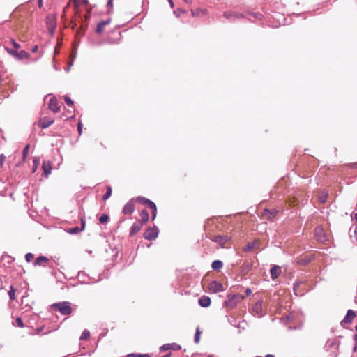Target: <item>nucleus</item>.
<instances>
[{
	"mask_svg": "<svg viewBox=\"0 0 357 357\" xmlns=\"http://www.w3.org/2000/svg\"><path fill=\"white\" fill-rule=\"evenodd\" d=\"M206 237L218 243L220 248H227L226 243L229 241V238L227 236L212 235L210 231H207L206 228Z\"/></svg>",
	"mask_w": 357,
	"mask_h": 357,
	"instance_id": "nucleus-1",
	"label": "nucleus"
},
{
	"mask_svg": "<svg viewBox=\"0 0 357 357\" xmlns=\"http://www.w3.org/2000/svg\"><path fill=\"white\" fill-rule=\"evenodd\" d=\"M245 298V296L241 294L228 295L227 299L224 302V305L229 308H234L238 303L241 302Z\"/></svg>",
	"mask_w": 357,
	"mask_h": 357,
	"instance_id": "nucleus-2",
	"label": "nucleus"
},
{
	"mask_svg": "<svg viewBox=\"0 0 357 357\" xmlns=\"http://www.w3.org/2000/svg\"><path fill=\"white\" fill-rule=\"evenodd\" d=\"M53 309L56 310L63 315H69L72 313V307L68 302H62L53 304L51 306Z\"/></svg>",
	"mask_w": 357,
	"mask_h": 357,
	"instance_id": "nucleus-3",
	"label": "nucleus"
},
{
	"mask_svg": "<svg viewBox=\"0 0 357 357\" xmlns=\"http://www.w3.org/2000/svg\"><path fill=\"white\" fill-rule=\"evenodd\" d=\"M266 307L262 300L256 302L252 307V314L258 317H263L266 314Z\"/></svg>",
	"mask_w": 357,
	"mask_h": 357,
	"instance_id": "nucleus-4",
	"label": "nucleus"
},
{
	"mask_svg": "<svg viewBox=\"0 0 357 357\" xmlns=\"http://www.w3.org/2000/svg\"><path fill=\"white\" fill-rule=\"evenodd\" d=\"M158 229L156 227H149L144 233V238L147 240H153L158 237Z\"/></svg>",
	"mask_w": 357,
	"mask_h": 357,
	"instance_id": "nucleus-5",
	"label": "nucleus"
},
{
	"mask_svg": "<svg viewBox=\"0 0 357 357\" xmlns=\"http://www.w3.org/2000/svg\"><path fill=\"white\" fill-rule=\"evenodd\" d=\"M208 289L211 292L218 293L224 291L223 286L217 281H212L208 285Z\"/></svg>",
	"mask_w": 357,
	"mask_h": 357,
	"instance_id": "nucleus-6",
	"label": "nucleus"
},
{
	"mask_svg": "<svg viewBox=\"0 0 357 357\" xmlns=\"http://www.w3.org/2000/svg\"><path fill=\"white\" fill-rule=\"evenodd\" d=\"M135 208V205L134 202V199H132L125 204L122 213L124 215H131L133 213Z\"/></svg>",
	"mask_w": 357,
	"mask_h": 357,
	"instance_id": "nucleus-7",
	"label": "nucleus"
},
{
	"mask_svg": "<svg viewBox=\"0 0 357 357\" xmlns=\"http://www.w3.org/2000/svg\"><path fill=\"white\" fill-rule=\"evenodd\" d=\"M278 211L275 210H268L265 209L261 213V218L265 220H271L273 218L276 216Z\"/></svg>",
	"mask_w": 357,
	"mask_h": 357,
	"instance_id": "nucleus-8",
	"label": "nucleus"
},
{
	"mask_svg": "<svg viewBox=\"0 0 357 357\" xmlns=\"http://www.w3.org/2000/svg\"><path fill=\"white\" fill-rule=\"evenodd\" d=\"M110 22H111L110 19H108L106 20H102V21L100 22L98 24L97 27L96 29V33L98 35L102 34L105 31V26L109 25L110 24Z\"/></svg>",
	"mask_w": 357,
	"mask_h": 357,
	"instance_id": "nucleus-9",
	"label": "nucleus"
},
{
	"mask_svg": "<svg viewBox=\"0 0 357 357\" xmlns=\"http://www.w3.org/2000/svg\"><path fill=\"white\" fill-rule=\"evenodd\" d=\"M314 235L318 241L324 242L326 240L324 230L321 227H317L315 229Z\"/></svg>",
	"mask_w": 357,
	"mask_h": 357,
	"instance_id": "nucleus-10",
	"label": "nucleus"
},
{
	"mask_svg": "<svg viewBox=\"0 0 357 357\" xmlns=\"http://www.w3.org/2000/svg\"><path fill=\"white\" fill-rule=\"evenodd\" d=\"M144 226V224H142L141 222L136 221L131 227L130 231V236H135L137 233H138Z\"/></svg>",
	"mask_w": 357,
	"mask_h": 357,
	"instance_id": "nucleus-11",
	"label": "nucleus"
},
{
	"mask_svg": "<svg viewBox=\"0 0 357 357\" xmlns=\"http://www.w3.org/2000/svg\"><path fill=\"white\" fill-rule=\"evenodd\" d=\"M48 108L54 113H56L60 110V106L59 105V102L55 98H52L50 100Z\"/></svg>",
	"mask_w": 357,
	"mask_h": 357,
	"instance_id": "nucleus-12",
	"label": "nucleus"
},
{
	"mask_svg": "<svg viewBox=\"0 0 357 357\" xmlns=\"http://www.w3.org/2000/svg\"><path fill=\"white\" fill-rule=\"evenodd\" d=\"M113 36H110L107 38V42L109 44H118L119 43L121 36L120 32H113Z\"/></svg>",
	"mask_w": 357,
	"mask_h": 357,
	"instance_id": "nucleus-13",
	"label": "nucleus"
},
{
	"mask_svg": "<svg viewBox=\"0 0 357 357\" xmlns=\"http://www.w3.org/2000/svg\"><path fill=\"white\" fill-rule=\"evenodd\" d=\"M181 349V345L176 344V343H169V344H165L160 347V349L161 351H167V350H174V351H178Z\"/></svg>",
	"mask_w": 357,
	"mask_h": 357,
	"instance_id": "nucleus-14",
	"label": "nucleus"
},
{
	"mask_svg": "<svg viewBox=\"0 0 357 357\" xmlns=\"http://www.w3.org/2000/svg\"><path fill=\"white\" fill-rule=\"evenodd\" d=\"M356 317V313L352 310L347 311V315L344 317L342 322L350 324L351 323L354 318Z\"/></svg>",
	"mask_w": 357,
	"mask_h": 357,
	"instance_id": "nucleus-15",
	"label": "nucleus"
},
{
	"mask_svg": "<svg viewBox=\"0 0 357 357\" xmlns=\"http://www.w3.org/2000/svg\"><path fill=\"white\" fill-rule=\"evenodd\" d=\"M211 301L208 296H203L199 299V304L204 307H207L211 305Z\"/></svg>",
	"mask_w": 357,
	"mask_h": 357,
	"instance_id": "nucleus-16",
	"label": "nucleus"
},
{
	"mask_svg": "<svg viewBox=\"0 0 357 357\" xmlns=\"http://www.w3.org/2000/svg\"><path fill=\"white\" fill-rule=\"evenodd\" d=\"M281 273V270H280V267L278 266H274L273 267L271 268V278L272 279H276L278 278V276L280 275Z\"/></svg>",
	"mask_w": 357,
	"mask_h": 357,
	"instance_id": "nucleus-17",
	"label": "nucleus"
},
{
	"mask_svg": "<svg viewBox=\"0 0 357 357\" xmlns=\"http://www.w3.org/2000/svg\"><path fill=\"white\" fill-rule=\"evenodd\" d=\"M141 220H139L142 224L145 225L147 223L149 219V215L146 210H142L140 212Z\"/></svg>",
	"mask_w": 357,
	"mask_h": 357,
	"instance_id": "nucleus-18",
	"label": "nucleus"
},
{
	"mask_svg": "<svg viewBox=\"0 0 357 357\" xmlns=\"http://www.w3.org/2000/svg\"><path fill=\"white\" fill-rule=\"evenodd\" d=\"M259 242L258 241H255L254 242L249 243H248L246 247L244 248V250L245 251H251L255 249H257L259 247Z\"/></svg>",
	"mask_w": 357,
	"mask_h": 357,
	"instance_id": "nucleus-19",
	"label": "nucleus"
},
{
	"mask_svg": "<svg viewBox=\"0 0 357 357\" xmlns=\"http://www.w3.org/2000/svg\"><path fill=\"white\" fill-rule=\"evenodd\" d=\"M224 17L227 19H231L232 17L241 18L243 17V15L238 13H232V12H225L223 14Z\"/></svg>",
	"mask_w": 357,
	"mask_h": 357,
	"instance_id": "nucleus-20",
	"label": "nucleus"
},
{
	"mask_svg": "<svg viewBox=\"0 0 357 357\" xmlns=\"http://www.w3.org/2000/svg\"><path fill=\"white\" fill-rule=\"evenodd\" d=\"M139 202V203L142 204L143 205H145L148 207L149 204L152 201H151L145 197H137V198L134 199V202Z\"/></svg>",
	"mask_w": 357,
	"mask_h": 357,
	"instance_id": "nucleus-21",
	"label": "nucleus"
},
{
	"mask_svg": "<svg viewBox=\"0 0 357 357\" xmlns=\"http://www.w3.org/2000/svg\"><path fill=\"white\" fill-rule=\"evenodd\" d=\"M148 208L151 209V211H152V220H154L155 217H156V215H157V207H156V205L155 204V203L151 202L149 204Z\"/></svg>",
	"mask_w": 357,
	"mask_h": 357,
	"instance_id": "nucleus-22",
	"label": "nucleus"
},
{
	"mask_svg": "<svg viewBox=\"0 0 357 357\" xmlns=\"http://www.w3.org/2000/svg\"><path fill=\"white\" fill-rule=\"evenodd\" d=\"M222 262L220 260H215L212 263L211 267L215 271H219L222 267Z\"/></svg>",
	"mask_w": 357,
	"mask_h": 357,
	"instance_id": "nucleus-23",
	"label": "nucleus"
},
{
	"mask_svg": "<svg viewBox=\"0 0 357 357\" xmlns=\"http://www.w3.org/2000/svg\"><path fill=\"white\" fill-rule=\"evenodd\" d=\"M15 292H16V289L14 288V287L10 286V290L8 291V296L11 301H14L16 298Z\"/></svg>",
	"mask_w": 357,
	"mask_h": 357,
	"instance_id": "nucleus-24",
	"label": "nucleus"
},
{
	"mask_svg": "<svg viewBox=\"0 0 357 357\" xmlns=\"http://www.w3.org/2000/svg\"><path fill=\"white\" fill-rule=\"evenodd\" d=\"M90 337V332L85 329L80 336V340H88Z\"/></svg>",
	"mask_w": 357,
	"mask_h": 357,
	"instance_id": "nucleus-25",
	"label": "nucleus"
},
{
	"mask_svg": "<svg viewBox=\"0 0 357 357\" xmlns=\"http://www.w3.org/2000/svg\"><path fill=\"white\" fill-rule=\"evenodd\" d=\"M327 194L324 192H321L319 195V201L320 203H324L326 201L327 199Z\"/></svg>",
	"mask_w": 357,
	"mask_h": 357,
	"instance_id": "nucleus-26",
	"label": "nucleus"
},
{
	"mask_svg": "<svg viewBox=\"0 0 357 357\" xmlns=\"http://www.w3.org/2000/svg\"><path fill=\"white\" fill-rule=\"evenodd\" d=\"M126 357H151V355L149 354H128Z\"/></svg>",
	"mask_w": 357,
	"mask_h": 357,
	"instance_id": "nucleus-27",
	"label": "nucleus"
},
{
	"mask_svg": "<svg viewBox=\"0 0 357 357\" xmlns=\"http://www.w3.org/2000/svg\"><path fill=\"white\" fill-rule=\"evenodd\" d=\"M111 195H112V188L110 186H108L107 188V192L103 195L102 199L104 200H107V199H109V197L111 196Z\"/></svg>",
	"mask_w": 357,
	"mask_h": 357,
	"instance_id": "nucleus-28",
	"label": "nucleus"
},
{
	"mask_svg": "<svg viewBox=\"0 0 357 357\" xmlns=\"http://www.w3.org/2000/svg\"><path fill=\"white\" fill-rule=\"evenodd\" d=\"M6 51L10 54H11L12 56H13L15 58H17V56H18V51L17 50H11V49H9L8 47H6Z\"/></svg>",
	"mask_w": 357,
	"mask_h": 357,
	"instance_id": "nucleus-29",
	"label": "nucleus"
},
{
	"mask_svg": "<svg viewBox=\"0 0 357 357\" xmlns=\"http://www.w3.org/2000/svg\"><path fill=\"white\" fill-rule=\"evenodd\" d=\"M44 262H45V256H40L36 259V261L34 262V265H40Z\"/></svg>",
	"mask_w": 357,
	"mask_h": 357,
	"instance_id": "nucleus-30",
	"label": "nucleus"
},
{
	"mask_svg": "<svg viewBox=\"0 0 357 357\" xmlns=\"http://www.w3.org/2000/svg\"><path fill=\"white\" fill-rule=\"evenodd\" d=\"M28 55H29V54L26 51L21 50V51L18 52V56H17V59L26 58L28 56Z\"/></svg>",
	"mask_w": 357,
	"mask_h": 357,
	"instance_id": "nucleus-31",
	"label": "nucleus"
},
{
	"mask_svg": "<svg viewBox=\"0 0 357 357\" xmlns=\"http://www.w3.org/2000/svg\"><path fill=\"white\" fill-rule=\"evenodd\" d=\"M109 219V216L106 214H103L102 215L100 218H99V222L101 223V224H104L105 222H107Z\"/></svg>",
	"mask_w": 357,
	"mask_h": 357,
	"instance_id": "nucleus-32",
	"label": "nucleus"
},
{
	"mask_svg": "<svg viewBox=\"0 0 357 357\" xmlns=\"http://www.w3.org/2000/svg\"><path fill=\"white\" fill-rule=\"evenodd\" d=\"M82 231V230H80V228L78 227H73V228H70L69 230H68V233L71 234H77L79 232Z\"/></svg>",
	"mask_w": 357,
	"mask_h": 357,
	"instance_id": "nucleus-33",
	"label": "nucleus"
},
{
	"mask_svg": "<svg viewBox=\"0 0 357 357\" xmlns=\"http://www.w3.org/2000/svg\"><path fill=\"white\" fill-rule=\"evenodd\" d=\"M201 331L199 328H197L196 333L195 335V342L197 344L199 342Z\"/></svg>",
	"mask_w": 357,
	"mask_h": 357,
	"instance_id": "nucleus-34",
	"label": "nucleus"
},
{
	"mask_svg": "<svg viewBox=\"0 0 357 357\" xmlns=\"http://www.w3.org/2000/svg\"><path fill=\"white\" fill-rule=\"evenodd\" d=\"M64 100L68 105L72 106L73 105V100L68 96H65Z\"/></svg>",
	"mask_w": 357,
	"mask_h": 357,
	"instance_id": "nucleus-35",
	"label": "nucleus"
},
{
	"mask_svg": "<svg viewBox=\"0 0 357 357\" xmlns=\"http://www.w3.org/2000/svg\"><path fill=\"white\" fill-rule=\"evenodd\" d=\"M11 43L15 50H18L20 48V45L17 43L14 39H11Z\"/></svg>",
	"mask_w": 357,
	"mask_h": 357,
	"instance_id": "nucleus-36",
	"label": "nucleus"
},
{
	"mask_svg": "<svg viewBox=\"0 0 357 357\" xmlns=\"http://www.w3.org/2000/svg\"><path fill=\"white\" fill-rule=\"evenodd\" d=\"M26 260L28 262H30L34 257V255L32 253H28L26 255Z\"/></svg>",
	"mask_w": 357,
	"mask_h": 357,
	"instance_id": "nucleus-37",
	"label": "nucleus"
},
{
	"mask_svg": "<svg viewBox=\"0 0 357 357\" xmlns=\"http://www.w3.org/2000/svg\"><path fill=\"white\" fill-rule=\"evenodd\" d=\"M16 324H17V326H19V327H23L24 326L23 321L22 320V319L20 318V317H17L16 319Z\"/></svg>",
	"mask_w": 357,
	"mask_h": 357,
	"instance_id": "nucleus-38",
	"label": "nucleus"
},
{
	"mask_svg": "<svg viewBox=\"0 0 357 357\" xmlns=\"http://www.w3.org/2000/svg\"><path fill=\"white\" fill-rule=\"evenodd\" d=\"M29 149V145L26 146V147L24 149V150H23V158H25L26 157V155H28Z\"/></svg>",
	"mask_w": 357,
	"mask_h": 357,
	"instance_id": "nucleus-39",
	"label": "nucleus"
},
{
	"mask_svg": "<svg viewBox=\"0 0 357 357\" xmlns=\"http://www.w3.org/2000/svg\"><path fill=\"white\" fill-rule=\"evenodd\" d=\"M185 11L184 10L178 9L177 10L174 11V13L176 14V17H181V15L182 13H185Z\"/></svg>",
	"mask_w": 357,
	"mask_h": 357,
	"instance_id": "nucleus-40",
	"label": "nucleus"
},
{
	"mask_svg": "<svg viewBox=\"0 0 357 357\" xmlns=\"http://www.w3.org/2000/svg\"><path fill=\"white\" fill-rule=\"evenodd\" d=\"M38 125L39 127L44 128H45V121L43 119H40L38 123Z\"/></svg>",
	"mask_w": 357,
	"mask_h": 357,
	"instance_id": "nucleus-41",
	"label": "nucleus"
},
{
	"mask_svg": "<svg viewBox=\"0 0 357 357\" xmlns=\"http://www.w3.org/2000/svg\"><path fill=\"white\" fill-rule=\"evenodd\" d=\"M191 13H192V16H197V15H199V13H201V10H191Z\"/></svg>",
	"mask_w": 357,
	"mask_h": 357,
	"instance_id": "nucleus-42",
	"label": "nucleus"
},
{
	"mask_svg": "<svg viewBox=\"0 0 357 357\" xmlns=\"http://www.w3.org/2000/svg\"><path fill=\"white\" fill-rule=\"evenodd\" d=\"M76 34H77V36H84V31H82L81 29H78L77 30Z\"/></svg>",
	"mask_w": 357,
	"mask_h": 357,
	"instance_id": "nucleus-43",
	"label": "nucleus"
},
{
	"mask_svg": "<svg viewBox=\"0 0 357 357\" xmlns=\"http://www.w3.org/2000/svg\"><path fill=\"white\" fill-rule=\"evenodd\" d=\"M82 123L79 121V122L78 123V125H77V130H78V132H79V134H81V133H82Z\"/></svg>",
	"mask_w": 357,
	"mask_h": 357,
	"instance_id": "nucleus-44",
	"label": "nucleus"
},
{
	"mask_svg": "<svg viewBox=\"0 0 357 357\" xmlns=\"http://www.w3.org/2000/svg\"><path fill=\"white\" fill-rule=\"evenodd\" d=\"M81 224H82V227L79 228H80V230L83 231L84 229V227H85V220H84V218L81 219Z\"/></svg>",
	"mask_w": 357,
	"mask_h": 357,
	"instance_id": "nucleus-45",
	"label": "nucleus"
},
{
	"mask_svg": "<svg viewBox=\"0 0 357 357\" xmlns=\"http://www.w3.org/2000/svg\"><path fill=\"white\" fill-rule=\"evenodd\" d=\"M53 123H54V120H50V121L46 120V124H45L46 128H47L48 126L52 125Z\"/></svg>",
	"mask_w": 357,
	"mask_h": 357,
	"instance_id": "nucleus-46",
	"label": "nucleus"
},
{
	"mask_svg": "<svg viewBox=\"0 0 357 357\" xmlns=\"http://www.w3.org/2000/svg\"><path fill=\"white\" fill-rule=\"evenodd\" d=\"M348 166L350 168H357V162H354V163H350V164L348 165Z\"/></svg>",
	"mask_w": 357,
	"mask_h": 357,
	"instance_id": "nucleus-47",
	"label": "nucleus"
},
{
	"mask_svg": "<svg viewBox=\"0 0 357 357\" xmlns=\"http://www.w3.org/2000/svg\"><path fill=\"white\" fill-rule=\"evenodd\" d=\"M245 294L247 296H249L252 294V290L249 288L246 289Z\"/></svg>",
	"mask_w": 357,
	"mask_h": 357,
	"instance_id": "nucleus-48",
	"label": "nucleus"
},
{
	"mask_svg": "<svg viewBox=\"0 0 357 357\" xmlns=\"http://www.w3.org/2000/svg\"><path fill=\"white\" fill-rule=\"evenodd\" d=\"M79 29H81L82 31H84V32L85 33V31L86 29V25L82 24L81 26L79 27Z\"/></svg>",
	"mask_w": 357,
	"mask_h": 357,
	"instance_id": "nucleus-49",
	"label": "nucleus"
},
{
	"mask_svg": "<svg viewBox=\"0 0 357 357\" xmlns=\"http://www.w3.org/2000/svg\"><path fill=\"white\" fill-rule=\"evenodd\" d=\"M4 159H5L4 155H1L0 156V165H2V163H3V161H4Z\"/></svg>",
	"mask_w": 357,
	"mask_h": 357,
	"instance_id": "nucleus-50",
	"label": "nucleus"
},
{
	"mask_svg": "<svg viewBox=\"0 0 357 357\" xmlns=\"http://www.w3.org/2000/svg\"><path fill=\"white\" fill-rule=\"evenodd\" d=\"M38 49V45H35V46L33 47V49H32V52H37Z\"/></svg>",
	"mask_w": 357,
	"mask_h": 357,
	"instance_id": "nucleus-51",
	"label": "nucleus"
},
{
	"mask_svg": "<svg viewBox=\"0 0 357 357\" xmlns=\"http://www.w3.org/2000/svg\"><path fill=\"white\" fill-rule=\"evenodd\" d=\"M38 6L40 8L42 7L43 6V0H38Z\"/></svg>",
	"mask_w": 357,
	"mask_h": 357,
	"instance_id": "nucleus-52",
	"label": "nucleus"
},
{
	"mask_svg": "<svg viewBox=\"0 0 357 357\" xmlns=\"http://www.w3.org/2000/svg\"><path fill=\"white\" fill-rule=\"evenodd\" d=\"M41 168L43 170V172H45V162L42 163Z\"/></svg>",
	"mask_w": 357,
	"mask_h": 357,
	"instance_id": "nucleus-53",
	"label": "nucleus"
},
{
	"mask_svg": "<svg viewBox=\"0 0 357 357\" xmlns=\"http://www.w3.org/2000/svg\"><path fill=\"white\" fill-rule=\"evenodd\" d=\"M170 356H171V353H169V354H167L164 355V356H162V357H170Z\"/></svg>",
	"mask_w": 357,
	"mask_h": 357,
	"instance_id": "nucleus-54",
	"label": "nucleus"
},
{
	"mask_svg": "<svg viewBox=\"0 0 357 357\" xmlns=\"http://www.w3.org/2000/svg\"><path fill=\"white\" fill-rule=\"evenodd\" d=\"M76 26H77L76 23L73 22V25H72V29H75Z\"/></svg>",
	"mask_w": 357,
	"mask_h": 357,
	"instance_id": "nucleus-55",
	"label": "nucleus"
},
{
	"mask_svg": "<svg viewBox=\"0 0 357 357\" xmlns=\"http://www.w3.org/2000/svg\"><path fill=\"white\" fill-rule=\"evenodd\" d=\"M265 357H275V356L272 354H267L265 356Z\"/></svg>",
	"mask_w": 357,
	"mask_h": 357,
	"instance_id": "nucleus-56",
	"label": "nucleus"
},
{
	"mask_svg": "<svg viewBox=\"0 0 357 357\" xmlns=\"http://www.w3.org/2000/svg\"><path fill=\"white\" fill-rule=\"evenodd\" d=\"M49 173H50V171L47 170V169L46 168V172H45L46 176L48 175Z\"/></svg>",
	"mask_w": 357,
	"mask_h": 357,
	"instance_id": "nucleus-57",
	"label": "nucleus"
},
{
	"mask_svg": "<svg viewBox=\"0 0 357 357\" xmlns=\"http://www.w3.org/2000/svg\"><path fill=\"white\" fill-rule=\"evenodd\" d=\"M169 3H170V4H171L172 7H173V2H172V0H169Z\"/></svg>",
	"mask_w": 357,
	"mask_h": 357,
	"instance_id": "nucleus-58",
	"label": "nucleus"
},
{
	"mask_svg": "<svg viewBox=\"0 0 357 357\" xmlns=\"http://www.w3.org/2000/svg\"><path fill=\"white\" fill-rule=\"evenodd\" d=\"M354 218H355L356 221L357 222V213L355 214Z\"/></svg>",
	"mask_w": 357,
	"mask_h": 357,
	"instance_id": "nucleus-59",
	"label": "nucleus"
},
{
	"mask_svg": "<svg viewBox=\"0 0 357 357\" xmlns=\"http://www.w3.org/2000/svg\"><path fill=\"white\" fill-rule=\"evenodd\" d=\"M34 166H36V161L34 160ZM33 171H35V167H33Z\"/></svg>",
	"mask_w": 357,
	"mask_h": 357,
	"instance_id": "nucleus-60",
	"label": "nucleus"
},
{
	"mask_svg": "<svg viewBox=\"0 0 357 357\" xmlns=\"http://www.w3.org/2000/svg\"><path fill=\"white\" fill-rule=\"evenodd\" d=\"M111 4H112V0H109L108 5H111Z\"/></svg>",
	"mask_w": 357,
	"mask_h": 357,
	"instance_id": "nucleus-61",
	"label": "nucleus"
},
{
	"mask_svg": "<svg viewBox=\"0 0 357 357\" xmlns=\"http://www.w3.org/2000/svg\"><path fill=\"white\" fill-rule=\"evenodd\" d=\"M185 3H189L190 0H183Z\"/></svg>",
	"mask_w": 357,
	"mask_h": 357,
	"instance_id": "nucleus-62",
	"label": "nucleus"
},
{
	"mask_svg": "<svg viewBox=\"0 0 357 357\" xmlns=\"http://www.w3.org/2000/svg\"><path fill=\"white\" fill-rule=\"evenodd\" d=\"M50 31L52 33H53V30L52 29H50Z\"/></svg>",
	"mask_w": 357,
	"mask_h": 357,
	"instance_id": "nucleus-63",
	"label": "nucleus"
},
{
	"mask_svg": "<svg viewBox=\"0 0 357 357\" xmlns=\"http://www.w3.org/2000/svg\"><path fill=\"white\" fill-rule=\"evenodd\" d=\"M355 329H356V331L357 332V325L356 326Z\"/></svg>",
	"mask_w": 357,
	"mask_h": 357,
	"instance_id": "nucleus-64",
	"label": "nucleus"
}]
</instances>
